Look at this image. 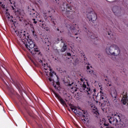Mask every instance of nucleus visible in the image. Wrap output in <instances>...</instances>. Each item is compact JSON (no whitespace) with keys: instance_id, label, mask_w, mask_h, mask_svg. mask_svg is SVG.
Segmentation results:
<instances>
[{"instance_id":"13","label":"nucleus","mask_w":128,"mask_h":128,"mask_svg":"<svg viewBox=\"0 0 128 128\" xmlns=\"http://www.w3.org/2000/svg\"><path fill=\"white\" fill-rule=\"evenodd\" d=\"M122 96V100H121L123 104H126V103L128 102V93L123 92Z\"/></svg>"},{"instance_id":"22","label":"nucleus","mask_w":128,"mask_h":128,"mask_svg":"<svg viewBox=\"0 0 128 128\" xmlns=\"http://www.w3.org/2000/svg\"><path fill=\"white\" fill-rule=\"evenodd\" d=\"M87 72L88 74H94L93 70H90V66H87Z\"/></svg>"},{"instance_id":"35","label":"nucleus","mask_w":128,"mask_h":128,"mask_svg":"<svg viewBox=\"0 0 128 128\" xmlns=\"http://www.w3.org/2000/svg\"><path fill=\"white\" fill-rule=\"evenodd\" d=\"M54 88L56 90H58V88H60V86H58V85H55L54 86Z\"/></svg>"},{"instance_id":"19","label":"nucleus","mask_w":128,"mask_h":128,"mask_svg":"<svg viewBox=\"0 0 128 128\" xmlns=\"http://www.w3.org/2000/svg\"><path fill=\"white\" fill-rule=\"evenodd\" d=\"M66 48H68V46L64 43V46L61 49L62 52H64L66 50Z\"/></svg>"},{"instance_id":"55","label":"nucleus","mask_w":128,"mask_h":128,"mask_svg":"<svg viewBox=\"0 0 128 128\" xmlns=\"http://www.w3.org/2000/svg\"><path fill=\"white\" fill-rule=\"evenodd\" d=\"M15 32H16V31Z\"/></svg>"},{"instance_id":"21","label":"nucleus","mask_w":128,"mask_h":128,"mask_svg":"<svg viewBox=\"0 0 128 128\" xmlns=\"http://www.w3.org/2000/svg\"><path fill=\"white\" fill-rule=\"evenodd\" d=\"M48 18L50 20H52V23L54 24V26H56V20H54V18H52V16H49Z\"/></svg>"},{"instance_id":"23","label":"nucleus","mask_w":128,"mask_h":128,"mask_svg":"<svg viewBox=\"0 0 128 128\" xmlns=\"http://www.w3.org/2000/svg\"><path fill=\"white\" fill-rule=\"evenodd\" d=\"M18 20L20 22H24V18L22 16H18Z\"/></svg>"},{"instance_id":"32","label":"nucleus","mask_w":128,"mask_h":128,"mask_svg":"<svg viewBox=\"0 0 128 128\" xmlns=\"http://www.w3.org/2000/svg\"><path fill=\"white\" fill-rule=\"evenodd\" d=\"M106 34H108V36H112V32H107Z\"/></svg>"},{"instance_id":"7","label":"nucleus","mask_w":128,"mask_h":128,"mask_svg":"<svg viewBox=\"0 0 128 128\" xmlns=\"http://www.w3.org/2000/svg\"><path fill=\"white\" fill-rule=\"evenodd\" d=\"M46 64H44V70H45V72H48V71L50 72L49 76H50V78H48V80L50 82H52V80H54V79H52V78L54 77V76H56V72H52V68H50V66H48L47 67L46 66Z\"/></svg>"},{"instance_id":"46","label":"nucleus","mask_w":128,"mask_h":128,"mask_svg":"<svg viewBox=\"0 0 128 128\" xmlns=\"http://www.w3.org/2000/svg\"><path fill=\"white\" fill-rule=\"evenodd\" d=\"M105 80H106V82H108V80H106V79H105Z\"/></svg>"},{"instance_id":"3","label":"nucleus","mask_w":128,"mask_h":128,"mask_svg":"<svg viewBox=\"0 0 128 128\" xmlns=\"http://www.w3.org/2000/svg\"><path fill=\"white\" fill-rule=\"evenodd\" d=\"M106 51L108 54L114 56H118L120 52V48L116 44H112L111 46H107Z\"/></svg>"},{"instance_id":"17","label":"nucleus","mask_w":128,"mask_h":128,"mask_svg":"<svg viewBox=\"0 0 128 128\" xmlns=\"http://www.w3.org/2000/svg\"><path fill=\"white\" fill-rule=\"evenodd\" d=\"M6 16L8 20H10V22H14V20H12V16H11L10 13L6 12Z\"/></svg>"},{"instance_id":"15","label":"nucleus","mask_w":128,"mask_h":128,"mask_svg":"<svg viewBox=\"0 0 128 128\" xmlns=\"http://www.w3.org/2000/svg\"><path fill=\"white\" fill-rule=\"evenodd\" d=\"M112 12L115 14V16H118V12H120V10H118V8L117 6H114L112 8Z\"/></svg>"},{"instance_id":"10","label":"nucleus","mask_w":128,"mask_h":128,"mask_svg":"<svg viewBox=\"0 0 128 128\" xmlns=\"http://www.w3.org/2000/svg\"><path fill=\"white\" fill-rule=\"evenodd\" d=\"M100 92V100L102 102H104V106H108L110 104V102H108V97L106 96V94L102 92V91Z\"/></svg>"},{"instance_id":"20","label":"nucleus","mask_w":128,"mask_h":128,"mask_svg":"<svg viewBox=\"0 0 128 128\" xmlns=\"http://www.w3.org/2000/svg\"><path fill=\"white\" fill-rule=\"evenodd\" d=\"M70 108L72 110V112H74V114H76L78 112V110H76V108H72L74 106H72V104H70Z\"/></svg>"},{"instance_id":"33","label":"nucleus","mask_w":128,"mask_h":128,"mask_svg":"<svg viewBox=\"0 0 128 128\" xmlns=\"http://www.w3.org/2000/svg\"><path fill=\"white\" fill-rule=\"evenodd\" d=\"M0 4H1V6L2 8H4L6 6L2 4V2H0Z\"/></svg>"},{"instance_id":"14","label":"nucleus","mask_w":128,"mask_h":128,"mask_svg":"<svg viewBox=\"0 0 128 128\" xmlns=\"http://www.w3.org/2000/svg\"><path fill=\"white\" fill-rule=\"evenodd\" d=\"M36 20H37L38 23L40 22V24L42 26H46V22L40 16V15L36 18Z\"/></svg>"},{"instance_id":"2","label":"nucleus","mask_w":128,"mask_h":128,"mask_svg":"<svg viewBox=\"0 0 128 128\" xmlns=\"http://www.w3.org/2000/svg\"><path fill=\"white\" fill-rule=\"evenodd\" d=\"M108 122H110V124L115 126L116 128H122L124 124L123 122L120 120V116L116 115V114L113 117H108V119L105 120L104 123V126H108Z\"/></svg>"},{"instance_id":"25","label":"nucleus","mask_w":128,"mask_h":128,"mask_svg":"<svg viewBox=\"0 0 128 128\" xmlns=\"http://www.w3.org/2000/svg\"><path fill=\"white\" fill-rule=\"evenodd\" d=\"M82 112H83L84 114H82V118H86V116L84 114H86L87 112L86 111H84V110H82Z\"/></svg>"},{"instance_id":"9","label":"nucleus","mask_w":128,"mask_h":128,"mask_svg":"<svg viewBox=\"0 0 128 128\" xmlns=\"http://www.w3.org/2000/svg\"><path fill=\"white\" fill-rule=\"evenodd\" d=\"M87 18L89 22H96L98 18V16H96V14L94 12H89L87 14Z\"/></svg>"},{"instance_id":"50","label":"nucleus","mask_w":128,"mask_h":128,"mask_svg":"<svg viewBox=\"0 0 128 128\" xmlns=\"http://www.w3.org/2000/svg\"><path fill=\"white\" fill-rule=\"evenodd\" d=\"M60 33L62 34V31H60Z\"/></svg>"},{"instance_id":"4","label":"nucleus","mask_w":128,"mask_h":128,"mask_svg":"<svg viewBox=\"0 0 128 128\" xmlns=\"http://www.w3.org/2000/svg\"><path fill=\"white\" fill-rule=\"evenodd\" d=\"M21 39L22 40V42H24V44H25V46H26V48H34V46H36V44L32 40L28 39L26 38V32L22 36V38H21Z\"/></svg>"},{"instance_id":"48","label":"nucleus","mask_w":128,"mask_h":128,"mask_svg":"<svg viewBox=\"0 0 128 128\" xmlns=\"http://www.w3.org/2000/svg\"><path fill=\"white\" fill-rule=\"evenodd\" d=\"M8 9H6V11L8 12Z\"/></svg>"},{"instance_id":"18","label":"nucleus","mask_w":128,"mask_h":128,"mask_svg":"<svg viewBox=\"0 0 128 128\" xmlns=\"http://www.w3.org/2000/svg\"><path fill=\"white\" fill-rule=\"evenodd\" d=\"M26 32V31L22 30L20 32H18V33H16V34L18 36H19L20 38H22V36H24V34Z\"/></svg>"},{"instance_id":"6","label":"nucleus","mask_w":128,"mask_h":128,"mask_svg":"<svg viewBox=\"0 0 128 128\" xmlns=\"http://www.w3.org/2000/svg\"><path fill=\"white\" fill-rule=\"evenodd\" d=\"M82 87L84 91V92H86V94H92V92H96V89L92 90L90 88L88 82H84L82 85Z\"/></svg>"},{"instance_id":"44","label":"nucleus","mask_w":128,"mask_h":128,"mask_svg":"<svg viewBox=\"0 0 128 128\" xmlns=\"http://www.w3.org/2000/svg\"><path fill=\"white\" fill-rule=\"evenodd\" d=\"M12 10H14V6H12Z\"/></svg>"},{"instance_id":"31","label":"nucleus","mask_w":128,"mask_h":128,"mask_svg":"<svg viewBox=\"0 0 128 128\" xmlns=\"http://www.w3.org/2000/svg\"><path fill=\"white\" fill-rule=\"evenodd\" d=\"M23 102H22V101L20 100V102L21 104H22V106H24V104H26V101H24V100Z\"/></svg>"},{"instance_id":"47","label":"nucleus","mask_w":128,"mask_h":128,"mask_svg":"<svg viewBox=\"0 0 128 128\" xmlns=\"http://www.w3.org/2000/svg\"><path fill=\"white\" fill-rule=\"evenodd\" d=\"M76 26H78V25H76V26H75V28H76Z\"/></svg>"},{"instance_id":"49","label":"nucleus","mask_w":128,"mask_h":128,"mask_svg":"<svg viewBox=\"0 0 128 128\" xmlns=\"http://www.w3.org/2000/svg\"><path fill=\"white\" fill-rule=\"evenodd\" d=\"M56 76L57 77V78H58V77L57 76Z\"/></svg>"},{"instance_id":"8","label":"nucleus","mask_w":128,"mask_h":128,"mask_svg":"<svg viewBox=\"0 0 128 128\" xmlns=\"http://www.w3.org/2000/svg\"><path fill=\"white\" fill-rule=\"evenodd\" d=\"M76 24L74 22H73L72 24H66V27L70 28L72 32L75 34V36H76L78 34V30H76Z\"/></svg>"},{"instance_id":"54","label":"nucleus","mask_w":128,"mask_h":128,"mask_svg":"<svg viewBox=\"0 0 128 128\" xmlns=\"http://www.w3.org/2000/svg\"><path fill=\"white\" fill-rule=\"evenodd\" d=\"M31 54H32V52H31Z\"/></svg>"},{"instance_id":"53","label":"nucleus","mask_w":128,"mask_h":128,"mask_svg":"<svg viewBox=\"0 0 128 128\" xmlns=\"http://www.w3.org/2000/svg\"><path fill=\"white\" fill-rule=\"evenodd\" d=\"M75 92H76V90H75Z\"/></svg>"},{"instance_id":"43","label":"nucleus","mask_w":128,"mask_h":128,"mask_svg":"<svg viewBox=\"0 0 128 128\" xmlns=\"http://www.w3.org/2000/svg\"><path fill=\"white\" fill-rule=\"evenodd\" d=\"M56 30H57L58 32H60V29H59L58 28L56 29Z\"/></svg>"},{"instance_id":"39","label":"nucleus","mask_w":128,"mask_h":128,"mask_svg":"<svg viewBox=\"0 0 128 128\" xmlns=\"http://www.w3.org/2000/svg\"><path fill=\"white\" fill-rule=\"evenodd\" d=\"M56 84H57V86H60V82H56Z\"/></svg>"},{"instance_id":"37","label":"nucleus","mask_w":128,"mask_h":128,"mask_svg":"<svg viewBox=\"0 0 128 128\" xmlns=\"http://www.w3.org/2000/svg\"><path fill=\"white\" fill-rule=\"evenodd\" d=\"M86 120H88V118H84L82 119V120H84V122H86Z\"/></svg>"},{"instance_id":"56","label":"nucleus","mask_w":128,"mask_h":128,"mask_svg":"<svg viewBox=\"0 0 128 128\" xmlns=\"http://www.w3.org/2000/svg\"><path fill=\"white\" fill-rule=\"evenodd\" d=\"M76 38H78V37H76Z\"/></svg>"},{"instance_id":"5","label":"nucleus","mask_w":128,"mask_h":128,"mask_svg":"<svg viewBox=\"0 0 128 128\" xmlns=\"http://www.w3.org/2000/svg\"><path fill=\"white\" fill-rule=\"evenodd\" d=\"M84 32H87L88 36H90V38H91V40L94 42V44H96L97 42H98V40L97 39L96 36L94 33L90 32V30H88V24H86V23L84 24Z\"/></svg>"},{"instance_id":"36","label":"nucleus","mask_w":128,"mask_h":128,"mask_svg":"<svg viewBox=\"0 0 128 128\" xmlns=\"http://www.w3.org/2000/svg\"><path fill=\"white\" fill-rule=\"evenodd\" d=\"M67 56H72V54H70V52H68Z\"/></svg>"},{"instance_id":"38","label":"nucleus","mask_w":128,"mask_h":128,"mask_svg":"<svg viewBox=\"0 0 128 128\" xmlns=\"http://www.w3.org/2000/svg\"><path fill=\"white\" fill-rule=\"evenodd\" d=\"M1 79L2 80V82H4L5 83V84H6V86H8V84H6V82H4V80L3 78H1Z\"/></svg>"},{"instance_id":"29","label":"nucleus","mask_w":128,"mask_h":128,"mask_svg":"<svg viewBox=\"0 0 128 128\" xmlns=\"http://www.w3.org/2000/svg\"><path fill=\"white\" fill-rule=\"evenodd\" d=\"M9 2L11 4H14V0H9Z\"/></svg>"},{"instance_id":"12","label":"nucleus","mask_w":128,"mask_h":128,"mask_svg":"<svg viewBox=\"0 0 128 128\" xmlns=\"http://www.w3.org/2000/svg\"><path fill=\"white\" fill-rule=\"evenodd\" d=\"M52 92H53L56 98L58 100L59 102H60L61 104H62V106H66V103L65 101L64 100V99L62 98L54 90H52Z\"/></svg>"},{"instance_id":"45","label":"nucleus","mask_w":128,"mask_h":128,"mask_svg":"<svg viewBox=\"0 0 128 128\" xmlns=\"http://www.w3.org/2000/svg\"><path fill=\"white\" fill-rule=\"evenodd\" d=\"M40 62H42V60H40Z\"/></svg>"},{"instance_id":"11","label":"nucleus","mask_w":128,"mask_h":128,"mask_svg":"<svg viewBox=\"0 0 128 128\" xmlns=\"http://www.w3.org/2000/svg\"><path fill=\"white\" fill-rule=\"evenodd\" d=\"M110 94L112 96V100H114V102H118V93L116 92V90L114 88L112 89Z\"/></svg>"},{"instance_id":"40","label":"nucleus","mask_w":128,"mask_h":128,"mask_svg":"<svg viewBox=\"0 0 128 128\" xmlns=\"http://www.w3.org/2000/svg\"><path fill=\"white\" fill-rule=\"evenodd\" d=\"M72 84H74V82H72V84H69L68 86H72Z\"/></svg>"},{"instance_id":"52","label":"nucleus","mask_w":128,"mask_h":128,"mask_svg":"<svg viewBox=\"0 0 128 128\" xmlns=\"http://www.w3.org/2000/svg\"><path fill=\"white\" fill-rule=\"evenodd\" d=\"M84 60H86V58H84Z\"/></svg>"},{"instance_id":"41","label":"nucleus","mask_w":128,"mask_h":128,"mask_svg":"<svg viewBox=\"0 0 128 128\" xmlns=\"http://www.w3.org/2000/svg\"><path fill=\"white\" fill-rule=\"evenodd\" d=\"M14 12H18V10H14Z\"/></svg>"},{"instance_id":"30","label":"nucleus","mask_w":128,"mask_h":128,"mask_svg":"<svg viewBox=\"0 0 128 128\" xmlns=\"http://www.w3.org/2000/svg\"><path fill=\"white\" fill-rule=\"evenodd\" d=\"M34 52H40L38 50V48H34V47L33 48Z\"/></svg>"},{"instance_id":"28","label":"nucleus","mask_w":128,"mask_h":128,"mask_svg":"<svg viewBox=\"0 0 128 128\" xmlns=\"http://www.w3.org/2000/svg\"><path fill=\"white\" fill-rule=\"evenodd\" d=\"M32 32L33 36H36V32L34 31V28H33V30H32Z\"/></svg>"},{"instance_id":"24","label":"nucleus","mask_w":128,"mask_h":128,"mask_svg":"<svg viewBox=\"0 0 128 128\" xmlns=\"http://www.w3.org/2000/svg\"><path fill=\"white\" fill-rule=\"evenodd\" d=\"M64 42V41H62V38H58L56 40V44H58L60 43V42Z\"/></svg>"},{"instance_id":"26","label":"nucleus","mask_w":128,"mask_h":128,"mask_svg":"<svg viewBox=\"0 0 128 128\" xmlns=\"http://www.w3.org/2000/svg\"><path fill=\"white\" fill-rule=\"evenodd\" d=\"M101 110H102L103 112H107L106 108L102 106Z\"/></svg>"},{"instance_id":"16","label":"nucleus","mask_w":128,"mask_h":128,"mask_svg":"<svg viewBox=\"0 0 128 128\" xmlns=\"http://www.w3.org/2000/svg\"><path fill=\"white\" fill-rule=\"evenodd\" d=\"M30 15L31 16H32V18H36L40 16V14L36 12H34H34H31Z\"/></svg>"},{"instance_id":"27","label":"nucleus","mask_w":128,"mask_h":128,"mask_svg":"<svg viewBox=\"0 0 128 128\" xmlns=\"http://www.w3.org/2000/svg\"><path fill=\"white\" fill-rule=\"evenodd\" d=\"M94 110L96 112H94V114H98V108H94Z\"/></svg>"},{"instance_id":"34","label":"nucleus","mask_w":128,"mask_h":128,"mask_svg":"<svg viewBox=\"0 0 128 128\" xmlns=\"http://www.w3.org/2000/svg\"><path fill=\"white\" fill-rule=\"evenodd\" d=\"M36 20L35 18L32 19V20H33V23L34 24H38V22L36 21Z\"/></svg>"},{"instance_id":"51","label":"nucleus","mask_w":128,"mask_h":128,"mask_svg":"<svg viewBox=\"0 0 128 128\" xmlns=\"http://www.w3.org/2000/svg\"><path fill=\"white\" fill-rule=\"evenodd\" d=\"M46 76H48V74H46Z\"/></svg>"},{"instance_id":"42","label":"nucleus","mask_w":128,"mask_h":128,"mask_svg":"<svg viewBox=\"0 0 128 128\" xmlns=\"http://www.w3.org/2000/svg\"><path fill=\"white\" fill-rule=\"evenodd\" d=\"M67 2H68L69 4H70V3L72 2V0L68 1V0H67Z\"/></svg>"},{"instance_id":"1","label":"nucleus","mask_w":128,"mask_h":128,"mask_svg":"<svg viewBox=\"0 0 128 128\" xmlns=\"http://www.w3.org/2000/svg\"><path fill=\"white\" fill-rule=\"evenodd\" d=\"M54 2H56L60 6L59 8L64 12H65V16L68 18L70 20H74V12H75L74 10H72V6L70 4H68L66 2H62L60 1V0H52Z\"/></svg>"}]
</instances>
